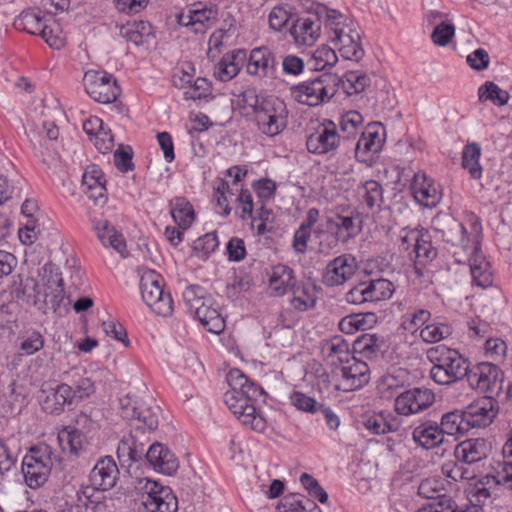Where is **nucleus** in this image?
I'll return each instance as SVG.
<instances>
[{
    "label": "nucleus",
    "mask_w": 512,
    "mask_h": 512,
    "mask_svg": "<svg viewBox=\"0 0 512 512\" xmlns=\"http://www.w3.org/2000/svg\"><path fill=\"white\" fill-rule=\"evenodd\" d=\"M364 426L373 434L380 435L397 431L400 424L397 419H387L382 414H375L365 419Z\"/></svg>",
    "instance_id": "58836bf2"
},
{
    "label": "nucleus",
    "mask_w": 512,
    "mask_h": 512,
    "mask_svg": "<svg viewBox=\"0 0 512 512\" xmlns=\"http://www.w3.org/2000/svg\"><path fill=\"white\" fill-rule=\"evenodd\" d=\"M227 383L231 388L224 395L228 408L244 425L254 431L263 432L266 420L255 408V402L264 396V390L250 382L239 369L229 371Z\"/></svg>",
    "instance_id": "f03ea898"
},
{
    "label": "nucleus",
    "mask_w": 512,
    "mask_h": 512,
    "mask_svg": "<svg viewBox=\"0 0 512 512\" xmlns=\"http://www.w3.org/2000/svg\"><path fill=\"white\" fill-rule=\"evenodd\" d=\"M385 340L375 334H364L355 341V349L367 358L383 354Z\"/></svg>",
    "instance_id": "f704fd0d"
},
{
    "label": "nucleus",
    "mask_w": 512,
    "mask_h": 512,
    "mask_svg": "<svg viewBox=\"0 0 512 512\" xmlns=\"http://www.w3.org/2000/svg\"><path fill=\"white\" fill-rule=\"evenodd\" d=\"M40 36L54 49H61L65 45L66 37L58 26L56 28L48 25L43 26Z\"/></svg>",
    "instance_id": "680f3d73"
},
{
    "label": "nucleus",
    "mask_w": 512,
    "mask_h": 512,
    "mask_svg": "<svg viewBox=\"0 0 512 512\" xmlns=\"http://www.w3.org/2000/svg\"><path fill=\"white\" fill-rule=\"evenodd\" d=\"M492 450V445L484 438L466 439L456 445L454 456L457 461L472 465L486 459Z\"/></svg>",
    "instance_id": "dca6fc26"
},
{
    "label": "nucleus",
    "mask_w": 512,
    "mask_h": 512,
    "mask_svg": "<svg viewBox=\"0 0 512 512\" xmlns=\"http://www.w3.org/2000/svg\"><path fill=\"white\" fill-rule=\"evenodd\" d=\"M276 58L267 47L254 48L249 56L247 72L251 75L266 77L275 71Z\"/></svg>",
    "instance_id": "5701e85b"
},
{
    "label": "nucleus",
    "mask_w": 512,
    "mask_h": 512,
    "mask_svg": "<svg viewBox=\"0 0 512 512\" xmlns=\"http://www.w3.org/2000/svg\"><path fill=\"white\" fill-rule=\"evenodd\" d=\"M467 64L476 71H483L488 68L490 57L485 49L478 48L466 57Z\"/></svg>",
    "instance_id": "338daca9"
},
{
    "label": "nucleus",
    "mask_w": 512,
    "mask_h": 512,
    "mask_svg": "<svg viewBox=\"0 0 512 512\" xmlns=\"http://www.w3.org/2000/svg\"><path fill=\"white\" fill-rule=\"evenodd\" d=\"M102 328L106 335L112 336L115 340L122 342L125 347H129L127 332L120 323L112 320L103 321Z\"/></svg>",
    "instance_id": "0e129e2a"
},
{
    "label": "nucleus",
    "mask_w": 512,
    "mask_h": 512,
    "mask_svg": "<svg viewBox=\"0 0 512 512\" xmlns=\"http://www.w3.org/2000/svg\"><path fill=\"white\" fill-rule=\"evenodd\" d=\"M329 38L345 59L358 62L363 58L364 50L360 43L361 37L354 23L339 30L336 34L330 35Z\"/></svg>",
    "instance_id": "2eb2a0df"
},
{
    "label": "nucleus",
    "mask_w": 512,
    "mask_h": 512,
    "mask_svg": "<svg viewBox=\"0 0 512 512\" xmlns=\"http://www.w3.org/2000/svg\"><path fill=\"white\" fill-rule=\"evenodd\" d=\"M341 81L335 74L324 73L311 81L291 87L292 96L301 104L316 106L333 97Z\"/></svg>",
    "instance_id": "423d86ee"
},
{
    "label": "nucleus",
    "mask_w": 512,
    "mask_h": 512,
    "mask_svg": "<svg viewBox=\"0 0 512 512\" xmlns=\"http://www.w3.org/2000/svg\"><path fill=\"white\" fill-rule=\"evenodd\" d=\"M427 358L433 364L431 379L440 385L455 383L467 377L469 364L456 350L440 345L427 351Z\"/></svg>",
    "instance_id": "7ed1b4c3"
},
{
    "label": "nucleus",
    "mask_w": 512,
    "mask_h": 512,
    "mask_svg": "<svg viewBox=\"0 0 512 512\" xmlns=\"http://www.w3.org/2000/svg\"><path fill=\"white\" fill-rule=\"evenodd\" d=\"M481 156V147L478 143H470L464 147L462 153V166L468 170L474 179H480L482 176V168L479 164Z\"/></svg>",
    "instance_id": "4c0bfd02"
},
{
    "label": "nucleus",
    "mask_w": 512,
    "mask_h": 512,
    "mask_svg": "<svg viewBox=\"0 0 512 512\" xmlns=\"http://www.w3.org/2000/svg\"><path fill=\"white\" fill-rule=\"evenodd\" d=\"M431 317L428 310L420 309L413 313L403 316L402 328L410 333H414L423 326Z\"/></svg>",
    "instance_id": "864d4df0"
},
{
    "label": "nucleus",
    "mask_w": 512,
    "mask_h": 512,
    "mask_svg": "<svg viewBox=\"0 0 512 512\" xmlns=\"http://www.w3.org/2000/svg\"><path fill=\"white\" fill-rule=\"evenodd\" d=\"M347 363L348 365L341 369L347 390L359 389L369 382V367L365 362L353 357L352 362Z\"/></svg>",
    "instance_id": "b1692460"
},
{
    "label": "nucleus",
    "mask_w": 512,
    "mask_h": 512,
    "mask_svg": "<svg viewBox=\"0 0 512 512\" xmlns=\"http://www.w3.org/2000/svg\"><path fill=\"white\" fill-rule=\"evenodd\" d=\"M95 385L88 377L79 378L73 385H70V398L73 404L90 397L95 393Z\"/></svg>",
    "instance_id": "de8ad7c7"
},
{
    "label": "nucleus",
    "mask_w": 512,
    "mask_h": 512,
    "mask_svg": "<svg viewBox=\"0 0 512 512\" xmlns=\"http://www.w3.org/2000/svg\"><path fill=\"white\" fill-rule=\"evenodd\" d=\"M363 198L366 206L369 209L380 207L383 201V190L382 186L374 180L366 181L363 184Z\"/></svg>",
    "instance_id": "8fccbe9b"
},
{
    "label": "nucleus",
    "mask_w": 512,
    "mask_h": 512,
    "mask_svg": "<svg viewBox=\"0 0 512 512\" xmlns=\"http://www.w3.org/2000/svg\"><path fill=\"white\" fill-rule=\"evenodd\" d=\"M59 442L63 450L69 451L75 455L84 448L85 438L82 433L77 430H64L58 435Z\"/></svg>",
    "instance_id": "a18cd8bd"
},
{
    "label": "nucleus",
    "mask_w": 512,
    "mask_h": 512,
    "mask_svg": "<svg viewBox=\"0 0 512 512\" xmlns=\"http://www.w3.org/2000/svg\"><path fill=\"white\" fill-rule=\"evenodd\" d=\"M169 206L171 216L178 228L181 230L188 229L195 220L191 203L184 197H175L170 201Z\"/></svg>",
    "instance_id": "c756f323"
},
{
    "label": "nucleus",
    "mask_w": 512,
    "mask_h": 512,
    "mask_svg": "<svg viewBox=\"0 0 512 512\" xmlns=\"http://www.w3.org/2000/svg\"><path fill=\"white\" fill-rule=\"evenodd\" d=\"M435 400L434 393L427 388H413L399 394L394 403L400 415H411L430 407Z\"/></svg>",
    "instance_id": "ddd939ff"
},
{
    "label": "nucleus",
    "mask_w": 512,
    "mask_h": 512,
    "mask_svg": "<svg viewBox=\"0 0 512 512\" xmlns=\"http://www.w3.org/2000/svg\"><path fill=\"white\" fill-rule=\"evenodd\" d=\"M455 34V27L452 23L441 22L438 24L432 34L431 38L434 44L438 46H446Z\"/></svg>",
    "instance_id": "13d9d810"
},
{
    "label": "nucleus",
    "mask_w": 512,
    "mask_h": 512,
    "mask_svg": "<svg viewBox=\"0 0 512 512\" xmlns=\"http://www.w3.org/2000/svg\"><path fill=\"white\" fill-rule=\"evenodd\" d=\"M161 275L153 270L141 276L140 289L143 301L154 313L168 317L173 313V300L169 293H165L161 285Z\"/></svg>",
    "instance_id": "0eeeda50"
},
{
    "label": "nucleus",
    "mask_w": 512,
    "mask_h": 512,
    "mask_svg": "<svg viewBox=\"0 0 512 512\" xmlns=\"http://www.w3.org/2000/svg\"><path fill=\"white\" fill-rule=\"evenodd\" d=\"M358 268L351 254H343L329 262L323 273V282L328 286H338L350 280Z\"/></svg>",
    "instance_id": "4468645a"
},
{
    "label": "nucleus",
    "mask_w": 512,
    "mask_h": 512,
    "mask_svg": "<svg viewBox=\"0 0 512 512\" xmlns=\"http://www.w3.org/2000/svg\"><path fill=\"white\" fill-rule=\"evenodd\" d=\"M145 459L156 472L164 475H173L179 468V461L175 454L159 442H155L149 447Z\"/></svg>",
    "instance_id": "f3484780"
},
{
    "label": "nucleus",
    "mask_w": 512,
    "mask_h": 512,
    "mask_svg": "<svg viewBox=\"0 0 512 512\" xmlns=\"http://www.w3.org/2000/svg\"><path fill=\"white\" fill-rule=\"evenodd\" d=\"M85 90L96 102L108 104L120 95V88L111 75L97 71H87L83 78Z\"/></svg>",
    "instance_id": "9d476101"
},
{
    "label": "nucleus",
    "mask_w": 512,
    "mask_h": 512,
    "mask_svg": "<svg viewBox=\"0 0 512 512\" xmlns=\"http://www.w3.org/2000/svg\"><path fill=\"white\" fill-rule=\"evenodd\" d=\"M47 449L32 447L22 461V472L30 488L42 486L49 475L51 459L46 454Z\"/></svg>",
    "instance_id": "1a4fd4ad"
},
{
    "label": "nucleus",
    "mask_w": 512,
    "mask_h": 512,
    "mask_svg": "<svg viewBox=\"0 0 512 512\" xmlns=\"http://www.w3.org/2000/svg\"><path fill=\"white\" fill-rule=\"evenodd\" d=\"M294 40L303 45H312L320 36V24L309 18H299L290 29Z\"/></svg>",
    "instance_id": "bb28decb"
},
{
    "label": "nucleus",
    "mask_w": 512,
    "mask_h": 512,
    "mask_svg": "<svg viewBox=\"0 0 512 512\" xmlns=\"http://www.w3.org/2000/svg\"><path fill=\"white\" fill-rule=\"evenodd\" d=\"M39 277L41 284L33 277L14 275L9 285L10 294L27 303L32 301L33 305L45 314L50 311L58 314L66 312L69 301L65 297L63 279L54 271L53 264L46 263L39 270Z\"/></svg>",
    "instance_id": "f257e3e1"
},
{
    "label": "nucleus",
    "mask_w": 512,
    "mask_h": 512,
    "mask_svg": "<svg viewBox=\"0 0 512 512\" xmlns=\"http://www.w3.org/2000/svg\"><path fill=\"white\" fill-rule=\"evenodd\" d=\"M413 440L425 449H433L443 443L444 434L440 425L424 422L417 426L412 433Z\"/></svg>",
    "instance_id": "a878e982"
},
{
    "label": "nucleus",
    "mask_w": 512,
    "mask_h": 512,
    "mask_svg": "<svg viewBox=\"0 0 512 512\" xmlns=\"http://www.w3.org/2000/svg\"><path fill=\"white\" fill-rule=\"evenodd\" d=\"M206 301V304L195 313V316L208 332L220 334L225 329V320L218 309L213 306V299L210 298Z\"/></svg>",
    "instance_id": "cd10ccee"
},
{
    "label": "nucleus",
    "mask_w": 512,
    "mask_h": 512,
    "mask_svg": "<svg viewBox=\"0 0 512 512\" xmlns=\"http://www.w3.org/2000/svg\"><path fill=\"white\" fill-rule=\"evenodd\" d=\"M480 101H492L495 105L503 106L508 103L510 98L509 93L502 90L494 82L487 81L478 90Z\"/></svg>",
    "instance_id": "ea45409f"
},
{
    "label": "nucleus",
    "mask_w": 512,
    "mask_h": 512,
    "mask_svg": "<svg viewBox=\"0 0 512 512\" xmlns=\"http://www.w3.org/2000/svg\"><path fill=\"white\" fill-rule=\"evenodd\" d=\"M63 117V112L57 105L54 107L44 106L41 112V127L49 140H56L58 138L59 129L57 123Z\"/></svg>",
    "instance_id": "c9c22d12"
},
{
    "label": "nucleus",
    "mask_w": 512,
    "mask_h": 512,
    "mask_svg": "<svg viewBox=\"0 0 512 512\" xmlns=\"http://www.w3.org/2000/svg\"><path fill=\"white\" fill-rule=\"evenodd\" d=\"M502 380L501 371L491 363H480L469 370L467 374V381L472 389L492 398L501 391Z\"/></svg>",
    "instance_id": "6e6552de"
},
{
    "label": "nucleus",
    "mask_w": 512,
    "mask_h": 512,
    "mask_svg": "<svg viewBox=\"0 0 512 512\" xmlns=\"http://www.w3.org/2000/svg\"><path fill=\"white\" fill-rule=\"evenodd\" d=\"M253 108L259 130L270 137L278 135L287 124V109L285 103L277 97H254L249 104Z\"/></svg>",
    "instance_id": "20e7f679"
},
{
    "label": "nucleus",
    "mask_w": 512,
    "mask_h": 512,
    "mask_svg": "<svg viewBox=\"0 0 512 512\" xmlns=\"http://www.w3.org/2000/svg\"><path fill=\"white\" fill-rule=\"evenodd\" d=\"M466 229L463 224L457 222L452 219L448 223V230L444 232V237H446V241L452 243L453 245H461L463 247L466 246Z\"/></svg>",
    "instance_id": "bf43d9fd"
},
{
    "label": "nucleus",
    "mask_w": 512,
    "mask_h": 512,
    "mask_svg": "<svg viewBox=\"0 0 512 512\" xmlns=\"http://www.w3.org/2000/svg\"><path fill=\"white\" fill-rule=\"evenodd\" d=\"M337 61L336 52L327 45H322L312 53L309 63L314 70H323L334 66Z\"/></svg>",
    "instance_id": "a19ab883"
},
{
    "label": "nucleus",
    "mask_w": 512,
    "mask_h": 512,
    "mask_svg": "<svg viewBox=\"0 0 512 512\" xmlns=\"http://www.w3.org/2000/svg\"><path fill=\"white\" fill-rule=\"evenodd\" d=\"M269 287L276 296H282L294 288L293 270L286 265L279 264L272 268Z\"/></svg>",
    "instance_id": "c85d7f7f"
},
{
    "label": "nucleus",
    "mask_w": 512,
    "mask_h": 512,
    "mask_svg": "<svg viewBox=\"0 0 512 512\" xmlns=\"http://www.w3.org/2000/svg\"><path fill=\"white\" fill-rule=\"evenodd\" d=\"M502 489L512 490V460L505 459L493 466V472L479 478L471 489L477 502L498 498Z\"/></svg>",
    "instance_id": "39448f33"
},
{
    "label": "nucleus",
    "mask_w": 512,
    "mask_h": 512,
    "mask_svg": "<svg viewBox=\"0 0 512 512\" xmlns=\"http://www.w3.org/2000/svg\"><path fill=\"white\" fill-rule=\"evenodd\" d=\"M318 19L329 29V36L353 24V21L340 11L321 5L317 9Z\"/></svg>",
    "instance_id": "2f4dec72"
},
{
    "label": "nucleus",
    "mask_w": 512,
    "mask_h": 512,
    "mask_svg": "<svg viewBox=\"0 0 512 512\" xmlns=\"http://www.w3.org/2000/svg\"><path fill=\"white\" fill-rule=\"evenodd\" d=\"M363 123L362 115L357 111H349L344 114L341 118L340 129L343 133H346V137L350 138L355 136L358 128Z\"/></svg>",
    "instance_id": "6e6d98bb"
},
{
    "label": "nucleus",
    "mask_w": 512,
    "mask_h": 512,
    "mask_svg": "<svg viewBox=\"0 0 512 512\" xmlns=\"http://www.w3.org/2000/svg\"><path fill=\"white\" fill-rule=\"evenodd\" d=\"M340 136L332 121L324 123L315 133L307 138V149L314 154H325L335 150L339 145Z\"/></svg>",
    "instance_id": "a211bd4d"
},
{
    "label": "nucleus",
    "mask_w": 512,
    "mask_h": 512,
    "mask_svg": "<svg viewBox=\"0 0 512 512\" xmlns=\"http://www.w3.org/2000/svg\"><path fill=\"white\" fill-rule=\"evenodd\" d=\"M279 512H321L315 502L301 494L285 496L278 504Z\"/></svg>",
    "instance_id": "72a5a7b5"
},
{
    "label": "nucleus",
    "mask_w": 512,
    "mask_h": 512,
    "mask_svg": "<svg viewBox=\"0 0 512 512\" xmlns=\"http://www.w3.org/2000/svg\"><path fill=\"white\" fill-rule=\"evenodd\" d=\"M211 297L207 296L204 289L198 285H190L183 292V299L189 310L194 314L206 304V300Z\"/></svg>",
    "instance_id": "c03bdc74"
},
{
    "label": "nucleus",
    "mask_w": 512,
    "mask_h": 512,
    "mask_svg": "<svg viewBox=\"0 0 512 512\" xmlns=\"http://www.w3.org/2000/svg\"><path fill=\"white\" fill-rule=\"evenodd\" d=\"M43 20L40 12H36L34 9H26L17 17L14 26L30 34L40 35L41 29L46 26Z\"/></svg>",
    "instance_id": "e433bc0d"
},
{
    "label": "nucleus",
    "mask_w": 512,
    "mask_h": 512,
    "mask_svg": "<svg viewBox=\"0 0 512 512\" xmlns=\"http://www.w3.org/2000/svg\"><path fill=\"white\" fill-rule=\"evenodd\" d=\"M415 254V261L424 264L436 257L437 251L432 247L430 236L427 233H421L419 241L414 244L412 251Z\"/></svg>",
    "instance_id": "49530a36"
},
{
    "label": "nucleus",
    "mask_w": 512,
    "mask_h": 512,
    "mask_svg": "<svg viewBox=\"0 0 512 512\" xmlns=\"http://www.w3.org/2000/svg\"><path fill=\"white\" fill-rule=\"evenodd\" d=\"M440 427L443 434L449 436L463 435L471 429L463 410L445 413L441 418Z\"/></svg>",
    "instance_id": "7c9ffc66"
},
{
    "label": "nucleus",
    "mask_w": 512,
    "mask_h": 512,
    "mask_svg": "<svg viewBox=\"0 0 512 512\" xmlns=\"http://www.w3.org/2000/svg\"><path fill=\"white\" fill-rule=\"evenodd\" d=\"M343 85L348 95L358 94L370 85V78L366 74L350 71L345 74Z\"/></svg>",
    "instance_id": "3c124183"
},
{
    "label": "nucleus",
    "mask_w": 512,
    "mask_h": 512,
    "mask_svg": "<svg viewBox=\"0 0 512 512\" xmlns=\"http://www.w3.org/2000/svg\"><path fill=\"white\" fill-rule=\"evenodd\" d=\"M252 285V279L248 275L235 276L233 281L226 286L227 296L229 298L237 297L241 292H247Z\"/></svg>",
    "instance_id": "69168bd1"
},
{
    "label": "nucleus",
    "mask_w": 512,
    "mask_h": 512,
    "mask_svg": "<svg viewBox=\"0 0 512 512\" xmlns=\"http://www.w3.org/2000/svg\"><path fill=\"white\" fill-rule=\"evenodd\" d=\"M291 403L298 410L314 413L322 408V404L318 403L314 398L307 396L302 392H294L291 396Z\"/></svg>",
    "instance_id": "4d7b16f0"
},
{
    "label": "nucleus",
    "mask_w": 512,
    "mask_h": 512,
    "mask_svg": "<svg viewBox=\"0 0 512 512\" xmlns=\"http://www.w3.org/2000/svg\"><path fill=\"white\" fill-rule=\"evenodd\" d=\"M471 428H482L492 423L497 411L495 410V400L491 396H485L477 399L464 410Z\"/></svg>",
    "instance_id": "6ab92c4d"
},
{
    "label": "nucleus",
    "mask_w": 512,
    "mask_h": 512,
    "mask_svg": "<svg viewBox=\"0 0 512 512\" xmlns=\"http://www.w3.org/2000/svg\"><path fill=\"white\" fill-rule=\"evenodd\" d=\"M324 351L328 358L336 357L340 362H348L349 345L341 337H335L326 343Z\"/></svg>",
    "instance_id": "603ef678"
},
{
    "label": "nucleus",
    "mask_w": 512,
    "mask_h": 512,
    "mask_svg": "<svg viewBox=\"0 0 512 512\" xmlns=\"http://www.w3.org/2000/svg\"><path fill=\"white\" fill-rule=\"evenodd\" d=\"M301 484L307 489L311 496L317 498L321 503L328 500V494L319 485L318 481L308 473H303L300 477Z\"/></svg>",
    "instance_id": "e2e57ef3"
},
{
    "label": "nucleus",
    "mask_w": 512,
    "mask_h": 512,
    "mask_svg": "<svg viewBox=\"0 0 512 512\" xmlns=\"http://www.w3.org/2000/svg\"><path fill=\"white\" fill-rule=\"evenodd\" d=\"M366 287L370 302L386 300L392 296L394 290L393 284L383 278L369 281Z\"/></svg>",
    "instance_id": "79ce46f5"
},
{
    "label": "nucleus",
    "mask_w": 512,
    "mask_h": 512,
    "mask_svg": "<svg viewBox=\"0 0 512 512\" xmlns=\"http://www.w3.org/2000/svg\"><path fill=\"white\" fill-rule=\"evenodd\" d=\"M104 174L97 165H90L86 168L83 177L82 184L90 190L93 186L105 184Z\"/></svg>",
    "instance_id": "774afa93"
},
{
    "label": "nucleus",
    "mask_w": 512,
    "mask_h": 512,
    "mask_svg": "<svg viewBox=\"0 0 512 512\" xmlns=\"http://www.w3.org/2000/svg\"><path fill=\"white\" fill-rule=\"evenodd\" d=\"M119 477V469L111 456H105L97 461L89 474L90 486L82 489L88 498L91 489L108 491L115 487Z\"/></svg>",
    "instance_id": "f8f14e48"
},
{
    "label": "nucleus",
    "mask_w": 512,
    "mask_h": 512,
    "mask_svg": "<svg viewBox=\"0 0 512 512\" xmlns=\"http://www.w3.org/2000/svg\"><path fill=\"white\" fill-rule=\"evenodd\" d=\"M411 189L415 200L428 208L435 207L442 197L433 179L428 178L424 172L414 174Z\"/></svg>",
    "instance_id": "aec40b11"
},
{
    "label": "nucleus",
    "mask_w": 512,
    "mask_h": 512,
    "mask_svg": "<svg viewBox=\"0 0 512 512\" xmlns=\"http://www.w3.org/2000/svg\"><path fill=\"white\" fill-rule=\"evenodd\" d=\"M140 28L145 29L146 23L139 22L133 23L132 25L123 26L121 28V34L127 38L128 41L132 42L135 45H143L147 42V38L149 37V32L140 31Z\"/></svg>",
    "instance_id": "5fc2aeb1"
},
{
    "label": "nucleus",
    "mask_w": 512,
    "mask_h": 512,
    "mask_svg": "<svg viewBox=\"0 0 512 512\" xmlns=\"http://www.w3.org/2000/svg\"><path fill=\"white\" fill-rule=\"evenodd\" d=\"M474 254L469 260V266L473 281L480 287H488L492 283L490 265L485 258L479 254L478 246H474Z\"/></svg>",
    "instance_id": "473e14b6"
},
{
    "label": "nucleus",
    "mask_w": 512,
    "mask_h": 512,
    "mask_svg": "<svg viewBox=\"0 0 512 512\" xmlns=\"http://www.w3.org/2000/svg\"><path fill=\"white\" fill-rule=\"evenodd\" d=\"M146 496L143 505L148 512H177L178 499L171 488L146 479L143 486Z\"/></svg>",
    "instance_id": "9b49d317"
},
{
    "label": "nucleus",
    "mask_w": 512,
    "mask_h": 512,
    "mask_svg": "<svg viewBox=\"0 0 512 512\" xmlns=\"http://www.w3.org/2000/svg\"><path fill=\"white\" fill-rule=\"evenodd\" d=\"M143 434V429L137 427L127 438L120 442L117 448V455L120 460L136 463L145 458L147 443L142 441Z\"/></svg>",
    "instance_id": "4be33fe9"
},
{
    "label": "nucleus",
    "mask_w": 512,
    "mask_h": 512,
    "mask_svg": "<svg viewBox=\"0 0 512 512\" xmlns=\"http://www.w3.org/2000/svg\"><path fill=\"white\" fill-rule=\"evenodd\" d=\"M44 383L41 387L42 394L47 393L45 396H41L42 409L49 414H60L64 411L65 406L73 405L70 398V385L61 383L55 388L46 387Z\"/></svg>",
    "instance_id": "412c9836"
},
{
    "label": "nucleus",
    "mask_w": 512,
    "mask_h": 512,
    "mask_svg": "<svg viewBox=\"0 0 512 512\" xmlns=\"http://www.w3.org/2000/svg\"><path fill=\"white\" fill-rule=\"evenodd\" d=\"M451 333L450 326L443 323H431L421 330L420 336L427 343H436L448 337Z\"/></svg>",
    "instance_id": "09e8293b"
},
{
    "label": "nucleus",
    "mask_w": 512,
    "mask_h": 512,
    "mask_svg": "<svg viewBox=\"0 0 512 512\" xmlns=\"http://www.w3.org/2000/svg\"><path fill=\"white\" fill-rule=\"evenodd\" d=\"M381 148L382 140L370 125L356 144L355 157L359 162L368 163L372 160V155L377 154Z\"/></svg>",
    "instance_id": "393cba45"
},
{
    "label": "nucleus",
    "mask_w": 512,
    "mask_h": 512,
    "mask_svg": "<svg viewBox=\"0 0 512 512\" xmlns=\"http://www.w3.org/2000/svg\"><path fill=\"white\" fill-rule=\"evenodd\" d=\"M44 346V338L38 331L28 333L20 344V351L24 355H32Z\"/></svg>",
    "instance_id": "052dcab7"
},
{
    "label": "nucleus",
    "mask_w": 512,
    "mask_h": 512,
    "mask_svg": "<svg viewBox=\"0 0 512 512\" xmlns=\"http://www.w3.org/2000/svg\"><path fill=\"white\" fill-rule=\"evenodd\" d=\"M215 16L212 9H188L178 15V23L182 26H193L197 23L203 24Z\"/></svg>",
    "instance_id": "37998d69"
}]
</instances>
